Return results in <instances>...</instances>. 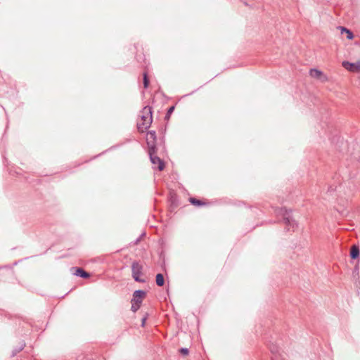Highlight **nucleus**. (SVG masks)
<instances>
[{
    "mask_svg": "<svg viewBox=\"0 0 360 360\" xmlns=\"http://www.w3.org/2000/svg\"><path fill=\"white\" fill-rule=\"evenodd\" d=\"M141 122L137 124V127L139 131H143L148 129L152 123V108L147 105L145 106L141 111Z\"/></svg>",
    "mask_w": 360,
    "mask_h": 360,
    "instance_id": "f257e3e1",
    "label": "nucleus"
},
{
    "mask_svg": "<svg viewBox=\"0 0 360 360\" xmlns=\"http://www.w3.org/2000/svg\"><path fill=\"white\" fill-rule=\"evenodd\" d=\"M278 214L283 216V222L285 224V229L288 231H294L297 226V222L294 220L290 214V211L285 208H281L278 210Z\"/></svg>",
    "mask_w": 360,
    "mask_h": 360,
    "instance_id": "f03ea898",
    "label": "nucleus"
},
{
    "mask_svg": "<svg viewBox=\"0 0 360 360\" xmlns=\"http://www.w3.org/2000/svg\"><path fill=\"white\" fill-rule=\"evenodd\" d=\"M156 150V146L153 143L150 145V142L148 141V154L150 162L154 165H158V169L159 171H162L165 168V164L164 162L155 155Z\"/></svg>",
    "mask_w": 360,
    "mask_h": 360,
    "instance_id": "7ed1b4c3",
    "label": "nucleus"
},
{
    "mask_svg": "<svg viewBox=\"0 0 360 360\" xmlns=\"http://www.w3.org/2000/svg\"><path fill=\"white\" fill-rule=\"evenodd\" d=\"M146 292L142 290H137L134 292L133 299L131 300V307L132 311L136 312L139 308L142 303L143 299L146 296Z\"/></svg>",
    "mask_w": 360,
    "mask_h": 360,
    "instance_id": "20e7f679",
    "label": "nucleus"
},
{
    "mask_svg": "<svg viewBox=\"0 0 360 360\" xmlns=\"http://www.w3.org/2000/svg\"><path fill=\"white\" fill-rule=\"evenodd\" d=\"M143 266L138 262H134L131 264V276L133 278L139 283H145L146 280L142 278Z\"/></svg>",
    "mask_w": 360,
    "mask_h": 360,
    "instance_id": "39448f33",
    "label": "nucleus"
},
{
    "mask_svg": "<svg viewBox=\"0 0 360 360\" xmlns=\"http://www.w3.org/2000/svg\"><path fill=\"white\" fill-rule=\"evenodd\" d=\"M309 75L311 77L317 79L322 82L328 81L327 76L323 72L317 69H311L309 70Z\"/></svg>",
    "mask_w": 360,
    "mask_h": 360,
    "instance_id": "423d86ee",
    "label": "nucleus"
},
{
    "mask_svg": "<svg viewBox=\"0 0 360 360\" xmlns=\"http://www.w3.org/2000/svg\"><path fill=\"white\" fill-rule=\"evenodd\" d=\"M342 65L347 70L350 72H359L360 71V62L350 63L348 61H343Z\"/></svg>",
    "mask_w": 360,
    "mask_h": 360,
    "instance_id": "0eeeda50",
    "label": "nucleus"
},
{
    "mask_svg": "<svg viewBox=\"0 0 360 360\" xmlns=\"http://www.w3.org/2000/svg\"><path fill=\"white\" fill-rule=\"evenodd\" d=\"M270 351L272 354L271 360H283L279 354V348L278 346L272 345L269 346Z\"/></svg>",
    "mask_w": 360,
    "mask_h": 360,
    "instance_id": "6e6552de",
    "label": "nucleus"
},
{
    "mask_svg": "<svg viewBox=\"0 0 360 360\" xmlns=\"http://www.w3.org/2000/svg\"><path fill=\"white\" fill-rule=\"evenodd\" d=\"M359 248L357 245H354L351 248L350 257L352 259H357L359 257Z\"/></svg>",
    "mask_w": 360,
    "mask_h": 360,
    "instance_id": "1a4fd4ad",
    "label": "nucleus"
},
{
    "mask_svg": "<svg viewBox=\"0 0 360 360\" xmlns=\"http://www.w3.org/2000/svg\"><path fill=\"white\" fill-rule=\"evenodd\" d=\"M156 139V134L155 131H150L147 134V144L148 145V141L150 142V145L155 144V141Z\"/></svg>",
    "mask_w": 360,
    "mask_h": 360,
    "instance_id": "9d476101",
    "label": "nucleus"
},
{
    "mask_svg": "<svg viewBox=\"0 0 360 360\" xmlns=\"http://www.w3.org/2000/svg\"><path fill=\"white\" fill-rule=\"evenodd\" d=\"M75 275L83 278H87L90 276L89 274L82 268H77L75 271Z\"/></svg>",
    "mask_w": 360,
    "mask_h": 360,
    "instance_id": "9b49d317",
    "label": "nucleus"
},
{
    "mask_svg": "<svg viewBox=\"0 0 360 360\" xmlns=\"http://www.w3.org/2000/svg\"><path fill=\"white\" fill-rule=\"evenodd\" d=\"M155 282L157 285L161 287L165 284V278L162 274H158L156 275Z\"/></svg>",
    "mask_w": 360,
    "mask_h": 360,
    "instance_id": "f8f14e48",
    "label": "nucleus"
},
{
    "mask_svg": "<svg viewBox=\"0 0 360 360\" xmlns=\"http://www.w3.org/2000/svg\"><path fill=\"white\" fill-rule=\"evenodd\" d=\"M189 201H190V202H191L192 205H197V206H200V205H205V203H204V202H202L201 200H198V199L194 198H191L189 199Z\"/></svg>",
    "mask_w": 360,
    "mask_h": 360,
    "instance_id": "ddd939ff",
    "label": "nucleus"
},
{
    "mask_svg": "<svg viewBox=\"0 0 360 360\" xmlns=\"http://www.w3.org/2000/svg\"><path fill=\"white\" fill-rule=\"evenodd\" d=\"M340 28L342 30H345V33H347V38L348 39H352L354 38V34L352 31L344 27H340Z\"/></svg>",
    "mask_w": 360,
    "mask_h": 360,
    "instance_id": "4468645a",
    "label": "nucleus"
},
{
    "mask_svg": "<svg viewBox=\"0 0 360 360\" xmlns=\"http://www.w3.org/2000/svg\"><path fill=\"white\" fill-rule=\"evenodd\" d=\"M148 85H149V79L148 78L147 73L145 72L143 74V86H144V88L145 89L148 88Z\"/></svg>",
    "mask_w": 360,
    "mask_h": 360,
    "instance_id": "2eb2a0df",
    "label": "nucleus"
},
{
    "mask_svg": "<svg viewBox=\"0 0 360 360\" xmlns=\"http://www.w3.org/2000/svg\"><path fill=\"white\" fill-rule=\"evenodd\" d=\"M174 110V106H171V107L168 109V110H167V114H166L165 117H166V118H169V116H170V115L173 112Z\"/></svg>",
    "mask_w": 360,
    "mask_h": 360,
    "instance_id": "dca6fc26",
    "label": "nucleus"
},
{
    "mask_svg": "<svg viewBox=\"0 0 360 360\" xmlns=\"http://www.w3.org/2000/svg\"><path fill=\"white\" fill-rule=\"evenodd\" d=\"M179 352L183 355H187L189 352L188 349L187 348H181L180 349Z\"/></svg>",
    "mask_w": 360,
    "mask_h": 360,
    "instance_id": "f3484780",
    "label": "nucleus"
},
{
    "mask_svg": "<svg viewBox=\"0 0 360 360\" xmlns=\"http://www.w3.org/2000/svg\"><path fill=\"white\" fill-rule=\"evenodd\" d=\"M24 346H25V344L22 345L18 349L15 350V352H13L12 355L15 356L18 352H19L20 351H21L24 348Z\"/></svg>",
    "mask_w": 360,
    "mask_h": 360,
    "instance_id": "a211bd4d",
    "label": "nucleus"
},
{
    "mask_svg": "<svg viewBox=\"0 0 360 360\" xmlns=\"http://www.w3.org/2000/svg\"><path fill=\"white\" fill-rule=\"evenodd\" d=\"M145 321H146V319H145V318H144V319H143V320H142V326H143V325H144Z\"/></svg>",
    "mask_w": 360,
    "mask_h": 360,
    "instance_id": "6ab92c4d",
    "label": "nucleus"
},
{
    "mask_svg": "<svg viewBox=\"0 0 360 360\" xmlns=\"http://www.w3.org/2000/svg\"><path fill=\"white\" fill-rule=\"evenodd\" d=\"M341 32H342V33L345 32V30H341Z\"/></svg>",
    "mask_w": 360,
    "mask_h": 360,
    "instance_id": "aec40b11",
    "label": "nucleus"
},
{
    "mask_svg": "<svg viewBox=\"0 0 360 360\" xmlns=\"http://www.w3.org/2000/svg\"><path fill=\"white\" fill-rule=\"evenodd\" d=\"M330 189H331L332 191L334 190L333 188H332V186H330Z\"/></svg>",
    "mask_w": 360,
    "mask_h": 360,
    "instance_id": "412c9836",
    "label": "nucleus"
}]
</instances>
